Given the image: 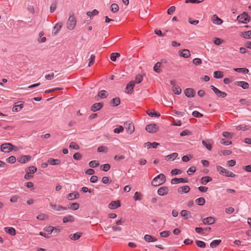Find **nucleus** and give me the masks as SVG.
<instances>
[{
	"label": "nucleus",
	"instance_id": "nucleus-28",
	"mask_svg": "<svg viewBox=\"0 0 251 251\" xmlns=\"http://www.w3.org/2000/svg\"><path fill=\"white\" fill-rule=\"evenodd\" d=\"M79 207V203L77 202L70 203L68 205L67 209H70L73 210H76Z\"/></svg>",
	"mask_w": 251,
	"mask_h": 251
},
{
	"label": "nucleus",
	"instance_id": "nucleus-52",
	"mask_svg": "<svg viewBox=\"0 0 251 251\" xmlns=\"http://www.w3.org/2000/svg\"><path fill=\"white\" fill-rule=\"evenodd\" d=\"M6 161L11 164L15 163L16 161V158L14 156H11L6 159Z\"/></svg>",
	"mask_w": 251,
	"mask_h": 251
},
{
	"label": "nucleus",
	"instance_id": "nucleus-25",
	"mask_svg": "<svg viewBox=\"0 0 251 251\" xmlns=\"http://www.w3.org/2000/svg\"><path fill=\"white\" fill-rule=\"evenodd\" d=\"M54 230H55V232L56 233L59 231V229H57L56 228H55L54 227L51 226H46L44 228V230L48 232L49 234H51Z\"/></svg>",
	"mask_w": 251,
	"mask_h": 251
},
{
	"label": "nucleus",
	"instance_id": "nucleus-31",
	"mask_svg": "<svg viewBox=\"0 0 251 251\" xmlns=\"http://www.w3.org/2000/svg\"><path fill=\"white\" fill-rule=\"evenodd\" d=\"M61 163V161L59 159H54L53 158H50L48 160V163L50 165H59Z\"/></svg>",
	"mask_w": 251,
	"mask_h": 251
},
{
	"label": "nucleus",
	"instance_id": "nucleus-29",
	"mask_svg": "<svg viewBox=\"0 0 251 251\" xmlns=\"http://www.w3.org/2000/svg\"><path fill=\"white\" fill-rule=\"evenodd\" d=\"M82 233L76 232L75 234H71L70 235L69 237L71 240H77L80 238L82 236Z\"/></svg>",
	"mask_w": 251,
	"mask_h": 251
},
{
	"label": "nucleus",
	"instance_id": "nucleus-21",
	"mask_svg": "<svg viewBox=\"0 0 251 251\" xmlns=\"http://www.w3.org/2000/svg\"><path fill=\"white\" fill-rule=\"evenodd\" d=\"M179 52L180 56L184 58H188L191 55L190 51L187 49H183L181 51H179Z\"/></svg>",
	"mask_w": 251,
	"mask_h": 251
},
{
	"label": "nucleus",
	"instance_id": "nucleus-26",
	"mask_svg": "<svg viewBox=\"0 0 251 251\" xmlns=\"http://www.w3.org/2000/svg\"><path fill=\"white\" fill-rule=\"evenodd\" d=\"M190 187L188 186H184L180 187L178 188L177 192L178 193L182 194L187 193L190 191Z\"/></svg>",
	"mask_w": 251,
	"mask_h": 251
},
{
	"label": "nucleus",
	"instance_id": "nucleus-37",
	"mask_svg": "<svg viewBox=\"0 0 251 251\" xmlns=\"http://www.w3.org/2000/svg\"><path fill=\"white\" fill-rule=\"evenodd\" d=\"M99 97H100L101 99L106 98L108 96V92L105 90H101L98 93Z\"/></svg>",
	"mask_w": 251,
	"mask_h": 251
},
{
	"label": "nucleus",
	"instance_id": "nucleus-24",
	"mask_svg": "<svg viewBox=\"0 0 251 251\" xmlns=\"http://www.w3.org/2000/svg\"><path fill=\"white\" fill-rule=\"evenodd\" d=\"M75 217L72 215H67L63 218V222L64 223H66L68 222H73L75 221Z\"/></svg>",
	"mask_w": 251,
	"mask_h": 251
},
{
	"label": "nucleus",
	"instance_id": "nucleus-40",
	"mask_svg": "<svg viewBox=\"0 0 251 251\" xmlns=\"http://www.w3.org/2000/svg\"><path fill=\"white\" fill-rule=\"evenodd\" d=\"M234 70L236 72L243 74H248L249 72V70L245 68H236Z\"/></svg>",
	"mask_w": 251,
	"mask_h": 251
},
{
	"label": "nucleus",
	"instance_id": "nucleus-9",
	"mask_svg": "<svg viewBox=\"0 0 251 251\" xmlns=\"http://www.w3.org/2000/svg\"><path fill=\"white\" fill-rule=\"evenodd\" d=\"M134 86L135 82L133 81H130L126 86V92L129 94L132 93Z\"/></svg>",
	"mask_w": 251,
	"mask_h": 251
},
{
	"label": "nucleus",
	"instance_id": "nucleus-53",
	"mask_svg": "<svg viewBox=\"0 0 251 251\" xmlns=\"http://www.w3.org/2000/svg\"><path fill=\"white\" fill-rule=\"evenodd\" d=\"M202 145L209 151H211L212 149V146L210 145V143H207V142L203 140L202 141Z\"/></svg>",
	"mask_w": 251,
	"mask_h": 251
},
{
	"label": "nucleus",
	"instance_id": "nucleus-51",
	"mask_svg": "<svg viewBox=\"0 0 251 251\" xmlns=\"http://www.w3.org/2000/svg\"><path fill=\"white\" fill-rule=\"evenodd\" d=\"M216 169L217 171L221 175L225 174V172H226V169L220 166H217Z\"/></svg>",
	"mask_w": 251,
	"mask_h": 251
},
{
	"label": "nucleus",
	"instance_id": "nucleus-12",
	"mask_svg": "<svg viewBox=\"0 0 251 251\" xmlns=\"http://www.w3.org/2000/svg\"><path fill=\"white\" fill-rule=\"evenodd\" d=\"M184 94L188 98H193L195 96V91L193 88H189L184 90Z\"/></svg>",
	"mask_w": 251,
	"mask_h": 251
},
{
	"label": "nucleus",
	"instance_id": "nucleus-58",
	"mask_svg": "<svg viewBox=\"0 0 251 251\" xmlns=\"http://www.w3.org/2000/svg\"><path fill=\"white\" fill-rule=\"evenodd\" d=\"M95 55L94 54H92L90 56V61L88 64V66L90 67L93 65L95 62Z\"/></svg>",
	"mask_w": 251,
	"mask_h": 251
},
{
	"label": "nucleus",
	"instance_id": "nucleus-63",
	"mask_svg": "<svg viewBox=\"0 0 251 251\" xmlns=\"http://www.w3.org/2000/svg\"><path fill=\"white\" fill-rule=\"evenodd\" d=\"M181 173H182V171L180 170L177 169H174L172 170L171 172V175L172 176L176 175L177 174H181Z\"/></svg>",
	"mask_w": 251,
	"mask_h": 251
},
{
	"label": "nucleus",
	"instance_id": "nucleus-55",
	"mask_svg": "<svg viewBox=\"0 0 251 251\" xmlns=\"http://www.w3.org/2000/svg\"><path fill=\"white\" fill-rule=\"evenodd\" d=\"M23 104L21 103L19 105H16L12 108V111L14 112H18L20 111L23 107Z\"/></svg>",
	"mask_w": 251,
	"mask_h": 251
},
{
	"label": "nucleus",
	"instance_id": "nucleus-16",
	"mask_svg": "<svg viewBox=\"0 0 251 251\" xmlns=\"http://www.w3.org/2000/svg\"><path fill=\"white\" fill-rule=\"evenodd\" d=\"M121 206V202L120 201H112L108 205L110 209H113L117 208Z\"/></svg>",
	"mask_w": 251,
	"mask_h": 251
},
{
	"label": "nucleus",
	"instance_id": "nucleus-27",
	"mask_svg": "<svg viewBox=\"0 0 251 251\" xmlns=\"http://www.w3.org/2000/svg\"><path fill=\"white\" fill-rule=\"evenodd\" d=\"M159 145V144L156 142L151 143L148 142L144 144V147H147L148 149H150L151 148H156Z\"/></svg>",
	"mask_w": 251,
	"mask_h": 251
},
{
	"label": "nucleus",
	"instance_id": "nucleus-38",
	"mask_svg": "<svg viewBox=\"0 0 251 251\" xmlns=\"http://www.w3.org/2000/svg\"><path fill=\"white\" fill-rule=\"evenodd\" d=\"M195 202L197 204L200 206H202L205 202V199L203 198H199L195 200Z\"/></svg>",
	"mask_w": 251,
	"mask_h": 251
},
{
	"label": "nucleus",
	"instance_id": "nucleus-8",
	"mask_svg": "<svg viewBox=\"0 0 251 251\" xmlns=\"http://www.w3.org/2000/svg\"><path fill=\"white\" fill-rule=\"evenodd\" d=\"M158 129V126L155 124H149L146 126V130L150 133H155Z\"/></svg>",
	"mask_w": 251,
	"mask_h": 251
},
{
	"label": "nucleus",
	"instance_id": "nucleus-39",
	"mask_svg": "<svg viewBox=\"0 0 251 251\" xmlns=\"http://www.w3.org/2000/svg\"><path fill=\"white\" fill-rule=\"evenodd\" d=\"M147 113L151 117H158L160 116V114H159V112H157L156 111H150V110H148L147 111Z\"/></svg>",
	"mask_w": 251,
	"mask_h": 251
},
{
	"label": "nucleus",
	"instance_id": "nucleus-14",
	"mask_svg": "<svg viewBox=\"0 0 251 251\" xmlns=\"http://www.w3.org/2000/svg\"><path fill=\"white\" fill-rule=\"evenodd\" d=\"M188 179L187 178H174L172 179L171 180V183L175 184H178L179 183L182 182V183H186L188 182Z\"/></svg>",
	"mask_w": 251,
	"mask_h": 251
},
{
	"label": "nucleus",
	"instance_id": "nucleus-22",
	"mask_svg": "<svg viewBox=\"0 0 251 251\" xmlns=\"http://www.w3.org/2000/svg\"><path fill=\"white\" fill-rule=\"evenodd\" d=\"M180 215L181 217H183L185 219H188L189 218H191V212L186 210H181L180 212Z\"/></svg>",
	"mask_w": 251,
	"mask_h": 251
},
{
	"label": "nucleus",
	"instance_id": "nucleus-64",
	"mask_svg": "<svg viewBox=\"0 0 251 251\" xmlns=\"http://www.w3.org/2000/svg\"><path fill=\"white\" fill-rule=\"evenodd\" d=\"M193 63L194 65H195L196 66H198V65H201L202 63V62H201V59L200 58H196L193 59Z\"/></svg>",
	"mask_w": 251,
	"mask_h": 251
},
{
	"label": "nucleus",
	"instance_id": "nucleus-34",
	"mask_svg": "<svg viewBox=\"0 0 251 251\" xmlns=\"http://www.w3.org/2000/svg\"><path fill=\"white\" fill-rule=\"evenodd\" d=\"M144 239L146 241L148 242H155L157 241V239L156 238L153 237L152 236L149 234H146L145 235Z\"/></svg>",
	"mask_w": 251,
	"mask_h": 251
},
{
	"label": "nucleus",
	"instance_id": "nucleus-59",
	"mask_svg": "<svg viewBox=\"0 0 251 251\" xmlns=\"http://www.w3.org/2000/svg\"><path fill=\"white\" fill-rule=\"evenodd\" d=\"M170 234V232L168 230L162 231L160 233V235L162 237H167Z\"/></svg>",
	"mask_w": 251,
	"mask_h": 251
},
{
	"label": "nucleus",
	"instance_id": "nucleus-49",
	"mask_svg": "<svg viewBox=\"0 0 251 251\" xmlns=\"http://www.w3.org/2000/svg\"><path fill=\"white\" fill-rule=\"evenodd\" d=\"M195 243L199 247L201 248H204L206 246V244L203 241L196 240Z\"/></svg>",
	"mask_w": 251,
	"mask_h": 251
},
{
	"label": "nucleus",
	"instance_id": "nucleus-19",
	"mask_svg": "<svg viewBox=\"0 0 251 251\" xmlns=\"http://www.w3.org/2000/svg\"><path fill=\"white\" fill-rule=\"evenodd\" d=\"M121 101L120 99L118 97H116L115 98L112 99L110 101H109V104L111 106H117L119 105L120 104Z\"/></svg>",
	"mask_w": 251,
	"mask_h": 251
},
{
	"label": "nucleus",
	"instance_id": "nucleus-62",
	"mask_svg": "<svg viewBox=\"0 0 251 251\" xmlns=\"http://www.w3.org/2000/svg\"><path fill=\"white\" fill-rule=\"evenodd\" d=\"M133 198L135 201H140L141 200V194L138 192L135 193Z\"/></svg>",
	"mask_w": 251,
	"mask_h": 251
},
{
	"label": "nucleus",
	"instance_id": "nucleus-1",
	"mask_svg": "<svg viewBox=\"0 0 251 251\" xmlns=\"http://www.w3.org/2000/svg\"><path fill=\"white\" fill-rule=\"evenodd\" d=\"M166 181V176L163 174H160L151 181L152 186L156 187L164 184Z\"/></svg>",
	"mask_w": 251,
	"mask_h": 251
},
{
	"label": "nucleus",
	"instance_id": "nucleus-10",
	"mask_svg": "<svg viewBox=\"0 0 251 251\" xmlns=\"http://www.w3.org/2000/svg\"><path fill=\"white\" fill-rule=\"evenodd\" d=\"M168 192L169 188L167 186L161 187L157 190V194L161 196L166 195Z\"/></svg>",
	"mask_w": 251,
	"mask_h": 251
},
{
	"label": "nucleus",
	"instance_id": "nucleus-48",
	"mask_svg": "<svg viewBox=\"0 0 251 251\" xmlns=\"http://www.w3.org/2000/svg\"><path fill=\"white\" fill-rule=\"evenodd\" d=\"M100 165L98 161L96 160L91 161L89 163V166L91 168H96Z\"/></svg>",
	"mask_w": 251,
	"mask_h": 251
},
{
	"label": "nucleus",
	"instance_id": "nucleus-46",
	"mask_svg": "<svg viewBox=\"0 0 251 251\" xmlns=\"http://www.w3.org/2000/svg\"><path fill=\"white\" fill-rule=\"evenodd\" d=\"M101 170L107 172L110 169V165L109 164H105L100 166Z\"/></svg>",
	"mask_w": 251,
	"mask_h": 251
},
{
	"label": "nucleus",
	"instance_id": "nucleus-17",
	"mask_svg": "<svg viewBox=\"0 0 251 251\" xmlns=\"http://www.w3.org/2000/svg\"><path fill=\"white\" fill-rule=\"evenodd\" d=\"M79 197V194L77 191H75L74 193L69 194L67 198L69 200H74L75 199H78Z\"/></svg>",
	"mask_w": 251,
	"mask_h": 251
},
{
	"label": "nucleus",
	"instance_id": "nucleus-4",
	"mask_svg": "<svg viewBox=\"0 0 251 251\" xmlns=\"http://www.w3.org/2000/svg\"><path fill=\"white\" fill-rule=\"evenodd\" d=\"M250 18L248 14L244 12L237 17V20L241 23H247L250 21Z\"/></svg>",
	"mask_w": 251,
	"mask_h": 251
},
{
	"label": "nucleus",
	"instance_id": "nucleus-32",
	"mask_svg": "<svg viewBox=\"0 0 251 251\" xmlns=\"http://www.w3.org/2000/svg\"><path fill=\"white\" fill-rule=\"evenodd\" d=\"M4 231L11 235L16 234V230L12 227H6L4 228Z\"/></svg>",
	"mask_w": 251,
	"mask_h": 251
},
{
	"label": "nucleus",
	"instance_id": "nucleus-7",
	"mask_svg": "<svg viewBox=\"0 0 251 251\" xmlns=\"http://www.w3.org/2000/svg\"><path fill=\"white\" fill-rule=\"evenodd\" d=\"M124 126L128 133L131 134L134 132V126L132 122H126L124 124Z\"/></svg>",
	"mask_w": 251,
	"mask_h": 251
},
{
	"label": "nucleus",
	"instance_id": "nucleus-50",
	"mask_svg": "<svg viewBox=\"0 0 251 251\" xmlns=\"http://www.w3.org/2000/svg\"><path fill=\"white\" fill-rule=\"evenodd\" d=\"M120 56V54L118 52H113L111 54L110 59L113 61H115L116 58Z\"/></svg>",
	"mask_w": 251,
	"mask_h": 251
},
{
	"label": "nucleus",
	"instance_id": "nucleus-61",
	"mask_svg": "<svg viewBox=\"0 0 251 251\" xmlns=\"http://www.w3.org/2000/svg\"><path fill=\"white\" fill-rule=\"evenodd\" d=\"M81 154L79 152H76L73 155V158L76 160H80L82 158Z\"/></svg>",
	"mask_w": 251,
	"mask_h": 251
},
{
	"label": "nucleus",
	"instance_id": "nucleus-15",
	"mask_svg": "<svg viewBox=\"0 0 251 251\" xmlns=\"http://www.w3.org/2000/svg\"><path fill=\"white\" fill-rule=\"evenodd\" d=\"M202 222L204 225H210L213 224L215 222V219L213 217H208L202 220Z\"/></svg>",
	"mask_w": 251,
	"mask_h": 251
},
{
	"label": "nucleus",
	"instance_id": "nucleus-23",
	"mask_svg": "<svg viewBox=\"0 0 251 251\" xmlns=\"http://www.w3.org/2000/svg\"><path fill=\"white\" fill-rule=\"evenodd\" d=\"M235 84L242 87L243 89H248L249 87V84L248 82L244 81H236Z\"/></svg>",
	"mask_w": 251,
	"mask_h": 251
},
{
	"label": "nucleus",
	"instance_id": "nucleus-43",
	"mask_svg": "<svg viewBox=\"0 0 251 251\" xmlns=\"http://www.w3.org/2000/svg\"><path fill=\"white\" fill-rule=\"evenodd\" d=\"M62 26V24L61 23H57L53 27V30L54 31V34H56L61 29Z\"/></svg>",
	"mask_w": 251,
	"mask_h": 251
},
{
	"label": "nucleus",
	"instance_id": "nucleus-47",
	"mask_svg": "<svg viewBox=\"0 0 251 251\" xmlns=\"http://www.w3.org/2000/svg\"><path fill=\"white\" fill-rule=\"evenodd\" d=\"M223 73L221 71H215L214 72V76L216 78H221L223 77Z\"/></svg>",
	"mask_w": 251,
	"mask_h": 251
},
{
	"label": "nucleus",
	"instance_id": "nucleus-35",
	"mask_svg": "<svg viewBox=\"0 0 251 251\" xmlns=\"http://www.w3.org/2000/svg\"><path fill=\"white\" fill-rule=\"evenodd\" d=\"M178 156V153L176 152H174L170 155L166 156V159L168 160H175Z\"/></svg>",
	"mask_w": 251,
	"mask_h": 251
},
{
	"label": "nucleus",
	"instance_id": "nucleus-44",
	"mask_svg": "<svg viewBox=\"0 0 251 251\" xmlns=\"http://www.w3.org/2000/svg\"><path fill=\"white\" fill-rule=\"evenodd\" d=\"M213 41L216 45H220L222 43H224V41L223 40L217 37H214L213 39Z\"/></svg>",
	"mask_w": 251,
	"mask_h": 251
},
{
	"label": "nucleus",
	"instance_id": "nucleus-33",
	"mask_svg": "<svg viewBox=\"0 0 251 251\" xmlns=\"http://www.w3.org/2000/svg\"><path fill=\"white\" fill-rule=\"evenodd\" d=\"M161 66V62H157L153 67V70L157 73H160L162 72L160 67Z\"/></svg>",
	"mask_w": 251,
	"mask_h": 251
},
{
	"label": "nucleus",
	"instance_id": "nucleus-11",
	"mask_svg": "<svg viewBox=\"0 0 251 251\" xmlns=\"http://www.w3.org/2000/svg\"><path fill=\"white\" fill-rule=\"evenodd\" d=\"M31 159L30 155H22L17 158V160L21 163H25L30 161Z\"/></svg>",
	"mask_w": 251,
	"mask_h": 251
},
{
	"label": "nucleus",
	"instance_id": "nucleus-60",
	"mask_svg": "<svg viewBox=\"0 0 251 251\" xmlns=\"http://www.w3.org/2000/svg\"><path fill=\"white\" fill-rule=\"evenodd\" d=\"M143 80V76L141 75H138L135 77V82L137 84L140 83Z\"/></svg>",
	"mask_w": 251,
	"mask_h": 251
},
{
	"label": "nucleus",
	"instance_id": "nucleus-30",
	"mask_svg": "<svg viewBox=\"0 0 251 251\" xmlns=\"http://www.w3.org/2000/svg\"><path fill=\"white\" fill-rule=\"evenodd\" d=\"M212 180L211 177L209 176H203L201 178V183L203 185H206L208 182Z\"/></svg>",
	"mask_w": 251,
	"mask_h": 251
},
{
	"label": "nucleus",
	"instance_id": "nucleus-41",
	"mask_svg": "<svg viewBox=\"0 0 251 251\" xmlns=\"http://www.w3.org/2000/svg\"><path fill=\"white\" fill-rule=\"evenodd\" d=\"M25 172L29 173L30 174H34L37 171V168L36 167L32 166H30L25 169Z\"/></svg>",
	"mask_w": 251,
	"mask_h": 251
},
{
	"label": "nucleus",
	"instance_id": "nucleus-18",
	"mask_svg": "<svg viewBox=\"0 0 251 251\" xmlns=\"http://www.w3.org/2000/svg\"><path fill=\"white\" fill-rule=\"evenodd\" d=\"M50 206L53 210L56 211L65 210L67 209V207H63L60 205L53 204L52 202L50 203Z\"/></svg>",
	"mask_w": 251,
	"mask_h": 251
},
{
	"label": "nucleus",
	"instance_id": "nucleus-45",
	"mask_svg": "<svg viewBox=\"0 0 251 251\" xmlns=\"http://www.w3.org/2000/svg\"><path fill=\"white\" fill-rule=\"evenodd\" d=\"M110 9H111V11L112 12L115 13L119 10V7L117 4L113 3L111 4V5L110 6Z\"/></svg>",
	"mask_w": 251,
	"mask_h": 251
},
{
	"label": "nucleus",
	"instance_id": "nucleus-42",
	"mask_svg": "<svg viewBox=\"0 0 251 251\" xmlns=\"http://www.w3.org/2000/svg\"><path fill=\"white\" fill-rule=\"evenodd\" d=\"M221 242L222 241L220 239L215 240L210 243V247L212 248H215L217 246H218L221 243Z\"/></svg>",
	"mask_w": 251,
	"mask_h": 251
},
{
	"label": "nucleus",
	"instance_id": "nucleus-36",
	"mask_svg": "<svg viewBox=\"0 0 251 251\" xmlns=\"http://www.w3.org/2000/svg\"><path fill=\"white\" fill-rule=\"evenodd\" d=\"M241 36L245 39L251 38V30L241 32Z\"/></svg>",
	"mask_w": 251,
	"mask_h": 251
},
{
	"label": "nucleus",
	"instance_id": "nucleus-54",
	"mask_svg": "<svg viewBox=\"0 0 251 251\" xmlns=\"http://www.w3.org/2000/svg\"><path fill=\"white\" fill-rule=\"evenodd\" d=\"M124 130V128L122 126H119L118 127L116 128L114 130V132L115 133H120V132H122Z\"/></svg>",
	"mask_w": 251,
	"mask_h": 251
},
{
	"label": "nucleus",
	"instance_id": "nucleus-3",
	"mask_svg": "<svg viewBox=\"0 0 251 251\" xmlns=\"http://www.w3.org/2000/svg\"><path fill=\"white\" fill-rule=\"evenodd\" d=\"M15 147L11 143H4L2 144L0 146L1 151L4 152H9L12 151L13 149V148Z\"/></svg>",
	"mask_w": 251,
	"mask_h": 251
},
{
	"label": "nucleus",
	"instance_id": "nucleus-2",
	"mask_svg": "<svg viewBox=\"0 0 251 251\" xmlns=\"http://www.w3.org/2000/svg\"><path fill=\"white\" fill-rule=\"evenodd\" d=\"M76 19L74 15L70 16L67 22V28L70 30H73L76 25Z\"/></svg>",
	"mask_w": 251,
	"mask_h": 251
},
{
	"label": "nucleus",
	"instance_id": "nucleus-57",
	"mask_svg": "<svg viewBox=\"0 0 251 251\" xmlns=\"http://www.w3.org/2000/svg\"><path fill=\"white\" fill-rule=\"evenodd\" d=\"M69 147L76 150H79V146L75 142H74L70 143Z\"/></svg>",
	"mask_w": 251,
	"mask_h": 251
},
{
	"label": "nucleus",
	"instance_id": "nucleus-6",
	"mask_svg": "<svg viewBox=\"0 0 251 251\" xmlns=\"http://www.w3.org/2000/svg\"><path fill=\"white\" fill-rule=\"evenodd\" d=\"M210 88L214 92L215 94L218 97L220 98H225L227 96V94L226 92H222L220 90H219L218 88L215 87L213 85L210 86Z\"/></svg>",
	"mask_w": 251,
	"mask_h": 251
},
{
	"label": "nucleus",
	"instance_id": "nucleus-20",
	"mask_svg": "<svg viewBox=\"0 0 251 251\" xmlns=\"http://www.w3.org/2000/svg\"><path fill=\"white\" fill-rule=\"evenodd\" d=\"M211 19L213 23L218 25H221L223 22V20L219 18L216 14L212 16Z\"/></svg>",
	"mask_w": 251,
	"mask_h": 251
},
{
	"label": "nucleus",
	"instance_id": "nucleus-5",
	"mask_svg": "<svg viewBox=\"0 0 251 251\" xmlns=\"http://www.w3.org/2000/svg\"><path fill=\"white\" fill-rule=\"evenodd\" d=\"M176 83L175 80H171L170 84L172 85V90L175 94L179 95L181 93V89L178 85H176Z\"/></svg>",
	"mask_w": 251,
	"mask_h": 251
},
{
	"label": "nucleus",
	"instance_id": "nucleus-13",
	"mask_svg": "<svg viewBox=\"0 0 251 251\" xmlns=\"http://www.w3.org/2000/svg\"><path fill=\"white\" fill-rule=\"evenodd\" d=\"M103 106V104L102 102L95 103L92 105L91 110L93 112H96L102 108Z\"/></svg>",
	"mask_w": 251,
	"mask_h": 251
},
{
	"label": "nucleus",
	"instance_id": "nucleus-56",
	"mask_svg": "<svg viewBox=\"0 0 251 251\" xmlns=\"http://www.w3.org/2000/svg\"><path fill=\"white\" fill-rule=\"evenodd\" d=\"M48 215L45 214H39L37 217V219L39 220H43L46 219H48Z\"/></svg>",
	"mask_w": 251,
	"mask_h": 251
}]
</instances>
